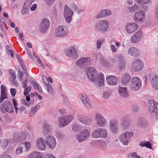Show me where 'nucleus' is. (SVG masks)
<instances>
[{"mask_svg":"<svg viewBox=\"0 0 158 158\" xmlns=\"http://www.w3.org/2000/svg\"><path fill=\"white\" fill-rule=\"evenodd\" d=\"M31 86H28L24 88V94L25 96L27 95L29 93L31 90Z\"/></svg>","mask_w":158,"mask_h":158,"instance_id":"53","label":"nucleus"},{"mask_svg":"<svg viewBox=\"0 0 158 158\" xmlns=\"http://www.w3.org/2000/svg\"><path fill=\"white\" fill-rule=\"evenodd\" d=\"M127 116L123 117L120 124L121 128L123 130H127L129 128L131 123L127 119Z\"/></svg>","mask_w":158,"mask_h":158,"instance_id":"27","label":"nucleus"},{"mask_svg":"<svg viewBox=\"0 0 158 158\" xmlns=\"http://www.w3.org/2000/svg\"><path fill=\"white\" fill-rule=\"evenodd\" d=\"M143 37L142 31L139 30L135 33L131 38V40L133 43H136L140 41Z\"/></svg>","mask_w":158,"mask_h":158,"instance_id":"20","label":"nucleus"},{"mask_svg":"<svg viewBox=\"0 0 158 158\" xmlns=\"http://www.w3.org/2000/svg\"><path fill=\"white\" fill-rule=\"evenodd\" d=\"M138 9V6L137 5H135L132 6L130 9L131 11H134L137 10Z\"/></svg>","mask_w":158,"mask_h":158,"instance_id":"63","label":"nucleus"},{"mask_svg":"<svg viewBox=\"0 0 158 158\" xmlns=\"http://www.w3.org/2000/svg\"><path fill=\"white\" fill-rule=\"evenodd\" d=\"M76 119L79 122L86 125H90L92 122L91 118L80 114H77Z\"/></svg>","mask_w":158,"mask_h":158,"instance_id":"14","label":"nucleus"},{"mask_svg":"<svg viewBox=\"0 0 158 158\" xmlns=\"http://www.w3.org/2000/svg\"><path fill=\"white\" fill-rule=\"evenodd\" d=\"M30 95H29L26 97V100L22 99L21 100V103L23 105L28 107L31 105V102H30Z\"/></svg>","mask_w":158,"mask_h":158,"instance_id":"38","label":"nucleus"},{"mask_svg":"<svg viewBox=\"0 0 158 158\" xmlns=\"http://www.w3.org/2000/svg\"><path fill=\"white\" fill-rule=\"evenodd\" d=\"M81 128V126L77 124H74L72 126V130L75 132L79 131Z\"/></svg>","mask_w":158,"mask_h":158,"instance_id":"46","label":"nucleus"},{"mask_svg":"<svg viewBox=\"0 0 158 158\" xmlns=\"http://www.w3.org/2000/svg\"><path fill=\"white\" fill-rule=\"evenodd\" d=\"M55 0H44L45 2L48 5H52L54 2Z\"/></svg>","mask_w":158,"mask_h":158,"instance_id":"58","label":"nucleus"},{"mask_svg":"<svg viewBox=\"0 0 158 158\" xmlns=\"http://www.w3.org/2000/svg\"><path fill=\"white\" fill-rule=\"evenodd\" d=\"M147 106L152 116L156 118L158 117V110L156 103L153 100H150L147 103Z\"/></svg>","mask_w":158,"mask_h":158,"instance_id":"4","label":"nucleus"},{"mask_svg":"<svg viewBox=\"0 0 158 158\" xmlns=\"http://www.w3.org/2000/svg\"><path fill=\"white\" fill-rule=\"evenodd\" d=\"M28 136V139H30L29 134L26 132H22L20 134L18 133L15 132L13 135V139L14 141L18 142L22 140H26L27 137Z\"/></svg>","mask_w":158,"mask_h":158,"instance_id":"10","label":"nucleus"},{"mask_svg":"<svg viewBox=\"0 0 158 158\" xmlns=\"http://www.w3.org/2000/svg\"><path fill=\"white\" fill-rule=\"evenodd\" d=\"M4 105L3 104H2L0 106L1 110L2 113H4L5 112H8L9 113L12 112L14 110V108L10 106L9 107L8 106H7L5 104L6 103L7 105L10 106L11 105L10 102L9 101H7L6 102H4Z\"/></svg>","mask_w":158,"mask_h":158,"instance_id":"25","label":"nucleus"},{"mask_svg":"<svg viewBox=\"0 0 158 158\" xmlns=\"http://www.w3.org/2000/svg\"><path fill=\"white\" fill-rule=\"evenodd\" d=\"M73 119V115H69L58 118L59 125L61 127L65 126L69 124Z\"/></svg>","mask_w":158,"mask_h":158,"instance_id":"9","label":"nucleus"},{"mask_svg":"<svg viewBox=\"0 0 158 158\" xmlns=\"http://www.w3.org/2000/svg\"><path fill=\"white\" fill-rule=\"evenodd\" d=\"M110 48L111 51L113 52H115L117 51V49L115 45L113 44L111 45L110 46Z\"/></svg>","mask_w":158,"mask_h":158,"instance_id":"60","label":"nucleus"},{"mask_svg":"<svg viewBox=\"0 0 158 158\" xmlns=\"http://www.w3.org/2000/svg\"><path fill=\"white\" fill-rule=\"evenodd\" d=\"M50 26V22L48 19L44 18L41 21L39 29L42 33L46 32Z\"/></svg>","mask_w":158,"mask_h":158,"instance_id":"18","label":"nucleus"},{"mask_svg":"<svg viewBox=\"0 0 158 158\" xmlns=\"http://www.w3.org/2000/svg\"><path fill=\"white\" fill-rule=\"evenodd\" d=\"M19 76L18 79L19 80L22 81L23 79V73L22 71L20 72V70H19Z\"/></svg>","mask_w":158,"mask_h":158,"instance_id":"59","label":"nucleus"},{"mask_svg":"<svg viewBox=\"0 0 158 158\" xmlns=\"http://www.w3.org/2000/svg\"><path fill=\"white\" fill-rule=\"evenodd\" d=\"M33 1V0H27L24 2L23 6L27 8H28L29 6Z\"/></svg>","mask_w":158,"mask_h":158,"instance_id":"54","label":"nucleus"},{"mask_svg":"<svg viewBox=\"0 0 158 158\" xmlns=\"http://www.w3.org/2000/svg\"><path fill=\"white\" fill-rule=\"evenodd\" d=\"M68 32V29L67 27L64 25H61L58 26L55 30L56 36L63 37L66 36Z\"/></svg>","mask_w":158,"mask_h":158,"instance_id":"8","label":"nucleus"},{"mask_svg":"<svg viewBox=\"0 0 158 158\" xmlns=\"http://www.w3.org/2000/svg\"><path fill=\"white\" fill-rule=\"evenodd\" d=\"M110 27V23L106 20H100L95 25L94 29L96 31L105 33Z\"/></svg>","mask_w":158,"mask_h":158,"instance_id":"2","label":"nucleus"},{"mask_svg":"<svg viewBox=\"0 0 158 158\" xmlns=\"http://www.w3.org/2000/svg\"><path fill=\"white\" fill-rule=\"evenodd\" d=\"M129 156H131L133 158H140L139 156L135 152L131 153L129 154Z\"/></svg>","mask_w":158,"mask_h":158,"instance_id":"57","label":"nucleus"},{"mask_svg":"<svg viewBox=\"0 0 158 158\" xmlns=\"http://www.w3.org/2000/svg\"><path fill=\"white\" fill-rule=\"evenodd\" d=\"M145 16V14L143 11H137L135 13L133 19L136 23H142L144 20Z\"/></svg>","mask_w":158,"mask_h":158,"instance_id":"17","label":"nucleus"},{"mask_svg":"<svg viewBox=\"0 0 158 158\" xmlns=\"http://www.w3.org/2000/svg\"><path fill=\"white\" fill-rule=\"evenodd\" d=\"M8 23L10 24L11 27L12 28H14L15 27V24L12 22L11 20L10 19H8L7 20Z\"/></svg>","mask_w":158,"mask_h":158,"instance_id":"61","label":"nucleus"},{"mask_svg":"<svg viewBox=\"0 0 158 158\" xmlns=\"http://www.w3.org/2000/svg\"><path fill=\"white\" fill-rule=\"evenodd\" d=\"M80 98L87 108L89 109L91 107L92 105L90 100L85 94H81L80 96Z\"/></svg>","mask_w":158,"mask_h":158,"instance_id":"26","label":"nucleus"},{"mask_svg":"<svg viewBox=\"0 0 158 158\" xmlns=\"http://www.w3.org/2000/svg\"><path fill=\"white\" fill-rule=\"evenodd\" d=\"M133 136V133L131 131H127L122 134L119 137L120 141L123 145H127L129 143L130 138Z\"/></svg>","mask_w":158,"mask_h":158,"instance_id":"7","label":"nucleus"},{"mask_svg":"<svg viewBox=\"0 0 158 158\" xmlns=\"http://www.w3.org/2000/svg\"><path fill=\"white\" fill-rule=\"evenodd\" d=\"M10 92L12 97H14L17 93V90L15 89L11 88L10 89Z\"/></svg>","mask_w":158,"mask_h":158,"instance_id":"56","label":"nucleus"},{"mask_svg":"<svg viewBox=\"0 0 158 158\" xmlns=\"http://www.w3.org/2000/svg\"><path fill=\"white\" fill-rule=\"evenodd\" d=\"M143 67V62L140 60L135 61L131 65L132 69L135 72H139L142 70Z\"/></svg>","mask_w":158,"mask_h":158,"instance_id":"19","label":"nucleus"},{"mask_svg":"<svg viewBox=\"0 0 158 158\" xmlns=\"http://www.w3.org/2000/svg\"><path fill=\"white\" fill-rule=\"evenodd\" d=\"M27 8H28L23 6V7L22 9L21 13L23 15H25L28 14L29 11Z\"/></svg>","mask_w":158,"mask_h":158,"instance_id":"55","label":"nucleus"},{"mask_svg":"<svg viewBox=\"0 0 158 158\" xmlns=\"http://www.w3.org/2000/svg\"><path fill=\"white\" fill-rule=\"evenodd\" d=\"M141 80L140 78L137 77H133L131 79L129 87L131 89L136 91L138 90L141 87Z\"/></svg>","mask_w":158,"mask_h":158,"instance_id":"5","label":"nucleus"},{"mask_svg":"<svg viewBox=\"0 0 158 158\" xmlns=\"http://www.w3.org/2000/svg\"><path fill=\"white\" fill-rule=\"evenodd\" d=\"M128 53L130 55L134 57H137L140 54L139 49L134 47L130 48L128 50Z\"/></svg>","mask_w":158,"mask_h":158,"instance_id":"28","label":"nucleus"},{"mask_svg":"<svg viewBox=\"0 0 158 158\" xmlns=\"http://www.w3.org/2000/svg\"><path fill=\"white\" fill-rule=\"evenodd\" d=\"M118 121L115 119H112L110 122V129L114 133H117L118 132Z\"/></svg>","mask_w":158,"mask_h":158,"instance_id":"23","label":"nucleus"},{"mask_svg":"<svg viewBox=\"0 0 158 158\" xmlns=\"http://www.w3.org/2000/svg\"><path fill=\"white\" fill-rule=\"evenodd\" d=\"M138 3L141 5H144L150 2V0H135Z\"/></svg>","mask_w":158,"mask_h":158,"instance_id":"51","label":"nucleus"},{"mask_svg":"<svg viewBox=\"0 0 158 158\" xmlns=\"http://www.w3.org/2000/svg\"><path fill=\"white\" fill-rule=\"evenodd\" d=\"M111 95V92L109 90L104 91L103 93V97L104 98H108Z\"/></svg>","mask_w":158,"mask_h":158,"instance_id":"47","label":"nucleus"},{"mask_svg":"<svg viewBox=\"0 0 158 158\" xmlns=\"http://www.w3.org/2000/svg\"><path fill=\"white\" fill-rule=\"evenodd\" d=\"M31 146V143L29 142H23L20 143L17 146L15 150V153L17 155H19L23 152V149L24 152H28Z\"/></svg>","mask_w":158,"mask_h":158,"instance_id":"3","label":"nucleus"},{"mask_svg":"<svg viewBox=\"0 0 158 158\" xmlns=\"http://www.w3.org/2000/svg\"><path fill=\"white\" fill-rule=\"evenodd\" d=\"M66 55L72 58L76 57L77 56V53L75 47L71 46L68 48L66 51Z\"/></svg>","mask_w":158,"mask_h":158,"instance_id":"24","label":"nucleus"},{"mask_svg":"<svg viewBox=\"0 0 158 158\" xmlns=\"http://www.w3.org/2000/svg\"><path fill=\"white\" fill-rule=\"evenodd\" d=\"M8 98L6 93H1V97L0 98V103H2L5 99Z\"/></svg>","mask_w":158,"mask_h":158,"instance_id":"49","label":"nucleus"},{"mask_svg":"<svg viewBox=\"0 0 158 158\" xmlns=\"http://www.w3.org/2000/svg\"><path fill=\"white\" fill-rule=\"evenodd\" d=\"M0 158H12L11 156L7 154H4L0 157Z\"/></svg>","mask_w":158,"mask_h":158,"instance_id":"64","label":"nucleus"},{"mask_svg":"<svg viewBox=\"0 0 158 158\" xmlns=\"http://www.w3.org/2000/svg\"><path fill=\"white\" fill-rule=\"evenodd\" d=\"M151 84L154 88L158 90V76L156 74L152 76Z\"/></svg>","mask_w":158,"mask_h":158,"instance_id":"30","label":"nucleus"},{"mask_svg":"<svg viewBox=\"0 0 158 158\" xmlns=\"http://www.w3.org/2000/svg\"><path fill=\"white\" fill-rule=\"evenodd\" d=\"M119 92L122 97L126 98L128 96V93L125 87H120L119 89Z\"/></svg>","mask_w":158,"mask_h":158,"instance_id":"37","label":"nucleus"},{"mask_svg":"<svg viewBox=\"0 0 158 158\" xmlns=\"http://www.w3.org/2000/svg\"><path fill=\"white\" fill-rule=\"evenodd\" d=\"M140 146L141 147H146L147 148L151 149V145L149 142L144 141L142 142L139 144Z\"/></svg>","mask_w":158,"mask_h":158,"instance_id":"45","label":"nucleus"},{"mask_svg":"<svg viewBox=\"0 0 158 158\" xmlns=\"http://www.w3.org/2000/svg\"><path fill=\"white\" fill-rule=\"evenodd\" d=\"M90 135V131L88 130H82L81 133L78 134L76 137L78 142H81L87 140Z\"/></svg>","mask_w":158,"mask_h":158,"instance_id":"12","label":"nucleus"},{"mask_svg":"<svg viewBox=\"0 0 158 158\" xmlns=\"http://www.w3.org/2000/svg\"><path fill=\"white\" fill-rule=\"evenodd\" d=\"M12 102L15 108V112L17 113L18 110V109L17 107L18 106V101L16 99L13 98L12 100Z\"/></svg>","mask_w":158,"mask_h":158,"instance_id":"48","label":"nucleus"},{"mask_svg":"<svg viewBox=\"0 0 158 158\" xmlns=\"http://www.w3.org/2000/svg\"><path fill=\"white\" fill-rule=\"evenodd\" d=\"M131 79V76L129 74L127 73H125L123 74L121 78V82L123 84L125 85L127 84L129 81Z\"/></svg>","mask_w":158,"mask_h":158,"instance_id":"29","label":"nucleus"},{"mask_svg":"<svg viewBox=\"0 0 158 158\" xmlns=\"http://www.w3.org/2000/svg\"><path fill=\"white\" fill-rule=\"evenodd\" d=\"M28 158H43L42 154L37 151H34L31 153L28 156Z\"/></svg>","mask_w":158,"mask_h":158,"instance_id":"35","label":"nucleus"},{"mask_svg":"<svg viewBox=\"0 0 158 158\" xmlns=\"http://www.w3.org/2000/svg\"><path fill=\"white\" fill-rule=\"evenodd\" d=\"M76 64L78 67L81 68H83L85 66L82 57L78 59L76 62Z\"/></svg>","mask_w":158,"mask_h":158,"instance_id":"40","label":"nucleus"},{"mask_svg":"<svg viewBox=\"0 0 158 158\" xmlns=\"http://www.w3.org/2000/svg\"><path fill=\"white\" fill-rule=\"evenodd\" d=\"M46 143L51 149H53L56 146V142L55 138L53 136L49 135L45 138Z\"/></svg>","mask_w":158,"mask_h":158,"instance_id":"15","label":"nucleus"},{"mask_svg":"<svg viewBox=\"0 0 158 158\" xmlns=\"http://www.w3.org/2000/svg\"><path fill=\"white\" fill-rule=\"evenodd\" d=\"M13 140L11 139H4L2 141L1 147L2 148L5 149L7 146H9V145L12 143Z\"/></svg>","mask_w":158,"mask_h":158,"instance_id":"36","label":"nucleus"},{"mask_svg":"<svg viewBox=\"0 0 158 158\" xmlns=\"http://www.w3.org/2000/svg\"><path fill=\"white\" fill-rule=\"evenodd\" d=\"M16 56L17 59H18V60H19L20 64L24 72V73L27 75H28V73L27 70V69L24 64V63L22 60L21 58L20 57V56L19 55L17 54Z\"/></svg>","mask_w":158,"mask_h":158,"instance_id":"34","label":"nucleus"},{"mask_svg":"<svg viewBox=\"0 0 158 158\" xmlns=\"http://www.w3.org/2000/svg\"><path fill=\"white\" fill-rule=\"evenodd\" d=\"M137 124L139 127L142 128L146 127L148 123L147 120L144 118H139L138 119Z\"/></svg>","mask_w":158,"mask_h":158,"instance_id":"32","label":"nucleus"},{"mask_svg":"<svg viewBox=\"0 0 158 158\" xmlns=\"http://www.w3.org/2000/svg\"><path fill=\"white\" fill-rule=\"evenodd\" d=\"M125 66V61L123 60H119L118 64V69L121 70L123 69Z\"/></svg>","mask_w":158,"mask_h":158,"instance_id":"42","label":"nucleus"},{"mask_svg":"<svg viewBox=\"0 0 158 158\" xmlns=\"http://www.w3.org/2000/svg\"><path fill=\"white\" fill-rule=\"evenodd\" d=\"M40 105L37 104V105L31 108V113L34 114L36 113L37 110L40 108Z\"/></svg>","mask_w":158,"mask_h":158,"instance_id":"50","label":"nucleus"},{"mask_svg":"<svg viewBox=\"0 0 158 158\" xmlns=\"http://www.w3.org/2000/svg\"><path fill=\"white\" fill-rule=\"evenodd\" d=\"M104 41V40L103 38H100L97 41L96 48L98 49H99L100 48L102 44H103Z\"/></svg>","mask_w":158,"mask_h":158,"instance_id":"44","label":"nucleus"},{"mask_svg":"<svg viewBox=\"0 0 158 158\" xmlns=\"http://www.w3.org/2000/svg\"><path fill=\"white\" fill-rule=\"evenodd\" d=\"M108 135L106 130L103 128H98L94 130L92 133V137L94 138H106Z\"/></svg>","mask_w":158,"mask_h":158,"instance_id":"6","label":"nucleus"},{"mask_svg":"<svg viewBox=\"0 0 158 158\" xmlns=\"http://www.w3.org/2000/svg\"><path fill=\"white\" fill-rule=\"evenodd\" d=\"M101 62L102 65L104 66H107L108 65V63L106 60L104 59H102L101 60Z\"/></svg>","mask_w":158,"mask_h":158,"instance_id":"62","label":"nucleus"},{"mask_svg":"<svg viewBox=\"0 0 158 158\" xmlns=\"http://www.w3.org/2000/svg\"><path fill=\"white\" fill-rule=\"evenodd\" d=\"M37 147L40 150L44 151L46 149V143L44 139L42 138H37L36 141Z\"/></svg>","mask_w":158,"mask_h":158,"instance_id":"21","label":"nucleus"},{"mask_svg":"<svg viewBox=\"0 0 158 158\" xmlns=\"http://www.w3.org/2000/svg\"><path fill=\"white\" fill-rule=\"evenodd\" d=\"M107 84L111 86L116 85L118 82V78L114 75L107 76L106 77Z\"/></svg>","mask_w":158,"mask_h":158,"instance_id":"22","label":"nucleus"},{"mask_svg":"<svg viewBox=\"0 0 158 158\" xmlns=\"http://www.w3.org/2000/svg\"><path fill=\"white\" fill-rule=\"evenodd\" d=\"M52 129L51 127L47 122L45 123L43 125L42 132L44 134H48Z\"/></svg>","mask_w":158,"mask_h":158,"instance_id":"33","label":"nucleus"},{"mask_svg":"<svg viewBox=\"0 0 158 158\" xmlns=\"http://www.w3.org/2000/svg\"><path fill=\"white\" fill-rule=\"evenodd\" d=\"M73 15V11L67 5L65 6L64 8V15L65 21L70 23L72 19Z\"/></svg>","mask_w":158,"mask_h":158,"instance_id":"16","label":"nucleus"},{"mask_svg":"<svg viewBox=\"0 0 158 158\" xmlns=\"http://www.w3.org/2000/svg\"><path fill=\"white\" fill-rule=\"evenodd\" d=\"M95 119L97 125L99 127H104L107 123L106 119L100 114H96Z\"/></svg>","mask_w":158,"mask_h":158,"instance_id":"13","label":"nucleus"},{"mask_svg":"<svg viewBox=\"0 0 158 158\" xmlns=\"http://www.w3.org/2000/svg\"><path fill=\"white\" fill-rule=\"evenodd\" d=\"M88 78L93 82H96L99 87H103L105 85L104 76L102 73L97 74V70L94 67H88L85 70Z\"/></svg>","mask_w":158,"mask_h":158,"instance_id":"1","label":"nucleus"},{"mask_svg":"<svg viewBox=\"0 0 158 158\" xmlns=\"http://www.w3.org/2000/svg\"><path fill=\"white\" fill-rule=\"evenodd\" d=\"M32 84L35 89H37L40 93H42V90L41 87L36 82L33 81L32 82Z\"/></svg>","mask_w":158,"mask_h":158,"instance_id":"43","label":"nucleus"},{"mask_svg":"<svg viewBox=\"0 0 158 158\" xmlns=\"http://www.w3.org/2000/svg\"><path fill=\"white\" fill-rule=\"evenodd\" d=\"M44 87L50 94H53V90L51 85L49 83H45Z\"/></svg>","mask_w":158,"mask_h":158,"instance_id":"41","label":"nucleus"},{"mask_svg":"<svg viewBox=\"0 0 158 158\" xmlns=\"http://www.w3.org/2000/svg\"><path fill=\"white\" fill-rule=\"evenodd\" d=\"M85 66L91 64V59L90 57H82Z\"/></svg>","mask_w":158,"mask_h":158,"instance_id":"39","label":"nucleus"},{"mask_svg":"<svg viewBox=\"0 0 158 158\" xmlns=\"http://www.w3.org/2000/svg\"><path fill=\"white\" fill-rule=\"evenodd\" d=\"M138 25L135 22H128L127 23L125 27V29L128 34L132 33L138 29Z\"/></svg>","mask_w":158,"mask_h":158,"instance_id":"11","label":"nucleus"},{"mask_svg":"<svg viewBox=\"0 0 158 158\" xmlns=\"http://www.w3.org/2000/svg\"><path fill=\"white\" fill-rule=\"evenodd\" d=\"M111 14V12L110 10H102L100 11L99 14L97 16V17L98 18H100L110 15Z\"/></svg>","mask_w":158,"mask_h":158,"instance_id":"31","label":"nucleus"},{"mask_svg":"<svg viewBox=\"0 0 158 158\" xmlns=\"http://www.w3.org/2000/svg\"><path fill=\"white\" fill-rule=\"evenodd\" d=\"M55 136L59 139H62L64 137V135L60 132L56 131L55 133Z\"/></svg>","mask_w":158,"mask_h":158,"instance_id":"52","label":"nucleus"}]
</instances>
